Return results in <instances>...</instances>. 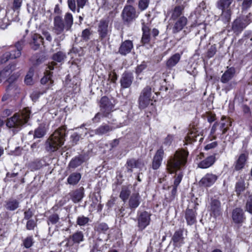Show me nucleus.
Masks as SVG:
<instances>
[{
	"instance_id": "obj_49",
	"label": "nucleus",
	"mask_w": 252,
	"mask_h": 252,
	"mask_svg": "<svg viewBox=\"0 0 252 252\" xmlns=\"http://www.w3.org/2000/svg\"><path fill=\"white\" fill-rule=\"evenodd\" d=\"M59 220V217L57 214H54L50 216L48 219V224L49 225L50 223L54 224L56 223Z\"/></svg>"
},
{
	"instance_id": "obj_9",
	"label": "nucleus",
	"mask_w": 252,
	"mask_h": 252,
	"mask_svg": "<svg viewBox=\"0 0 252 252\" xmlns=\"http://www.w3.org/2000/svg\"><path fill=\"white\" fill-rule=\"evenodd\" d=\"M218 179V176L212 173L205 174L199 181L200 186L208 188L213 186Z\"/></svg>"
},
{
	"instance_id": "obj_54",
	"label": "nucleus",
	"mask_w": 252,
	"mask_h": 252,
	"mask_svg": "<svg viewBox=\"0 0 252 252\" xmlns=\"http://www.w3.org/2000/svg\"><path fill=\"white\" fill-rule=\"evenodd\" d=\"M182 178L183 174L182 173H179L178 174H177L175 177L174 185L173 186H175V187H177L181 183Z\"/></svg>"
},
{
	"instance_id": "obj_8",
	"label": "nucleus",
	"mask_w": 252,
	"mask_h": 252,
	"mask_svg": "<svg viewBox=\"0 0 252 252\" xmlns=\"http://www.w3.org/2000/svg\"><path fill=\"white\" fill-rule=\"evenodd\" d=\"M69 31L62 18L59 16H55L54 18L53 32L56 34H62L64 31Z\"/></svg>"
},
{
	"instance_id": "obj_59",
	"label": "nucleus",
	"mask_w": 252,
	"mask_h": 252,
	"mask_svg": "<svg viewBox=\"0 0 252 252\" xmlns=\"http://www.w3.org/2000/svg\"><path fill=\"white\" fill-rule=\"evenodd\" d=\"M237 1H243L242 3V8L243 9L249 8L252 4V0H237Z\"/></svg>"
},
{
	"instance_id": "obj_51",
	"label": "nucleus",
	"mask_w": 252,
	"mask_h": 252,
	"mask_svg": "<svg viewBox=\"0 0 252 252\" xmlns=\"http://www.w3.org/2000/svg\"><path fill=\"white\" fill-rule=\"evenodd\" d=\"M149 0H140L138 3V7L141 10H145L149 5Z\"/></svg>"
},
{
	"instance_id": "obj_56",
	"label": "nucleus",
	"mask_w": 252,
	"mask_h": 252,
	"mask_svg": "<svg viewBox=\"0 0 252 252\" xmlns=\"http://www.w3.org/2000/svg\"><path fill=\"white\" fill-rule=\"evenodd\" d=\"M246 210L252 214V195L249 196L246 203Z\"/></svg>"
},
{
	"instance_id": "obj_2",
	"label": "nucleus",
	"mask_w": 252,
	"mask_h": 252,
	"mask_svg": "<svg viewBox=\"0 0 252 252\" xmlns=\"http://www.w3.org/2000/svg\"><path fill=\"white\" fill-rule=\"evenodd\" d=\"M188 153L185 151H177L174 157H171L167 161V169L173 173L180 169L182 165L187 161Z\"/></svg>"
},
{
	"instance_id": "obj_23",
	"label": "nucleus",
	"mask_w": 252,
	"mask_h": 252,
	"mask_svg": "<svg viewBox=\"0 0 252 252\" xmlns=\"http://www.w3.org/2000/svg\"><path fill=\"white\" fill-rule=\"evenodd\" d=\"M232 219L236 223L242 222L245 219L243 210L239 208L235 209L232 212Z\"/></svg>"
},
{
	"instance_id": "obj_45",
	"label": "nucleus",
	"mask_w": 252,
	"mask_h": 252,
	"mask_svg": "<svg viewBox=\"0 0 252 252\" xmlns=\"http://www.w3.org/2000/svg\"><path fill=\"white\" fill-rule=\"evenodd\" d=\"M130 190L126 187L122 188L120 194V197L124 201L126 200L130 194Z\"/></svg>"
},
{
	"instance_id": "obj_24",
	"label": "nucleus",
	"mask_w": 252,
	"mask_h": 252,
	"mask_svg": "<svg viewBox=\"0 0 252 252\" xmlns=\"http://www.w3.org/2000/svg\"><path fill=\"white\" fill-rule=\"evenodd\" d=\"M248 158V154H241L235 162V169L237 171L242 169L245 165Z\"/></svg>"
},
{
	"instance_id": "obj_63",
	"label": "nucleus",
	"mask_w": 252,
	"mask_h": 252,
	"mask_svg": "<svg viewBox=\"0 0 252 252\" xmlns=\"http://www.w3.org/2000/svg\"><path fill=\"white\" fill-rule=\"evenodd\" d=\"M173 140V136L168 135L164 139V144L166 145H170Z\"/></svg>"
},
{
	"instance_id": "obj_33",
	"label": "nucleus",
	"mask_w": 252,
	"mask_h": 252,
	"mask_svg": "<svg viewBox=\"0 0 252 252\" xmlns=\"http://www.w3.org/2000/svg\"><path fill=\"white\" fill-rule=\"evenodd\" d=\"M81 177V174L78 173L71 174L67 178V182L69 184L74 185L78 183Z\"/></svg>"
},
{
	"instance_id": "obj_38",
	"label": "nucleus",
	"mask_w": 252,
	"mask_h": 252,
	"mask_svg": "<svg viewBox=\"0 0 252 252\" xmlns=\"http://www.w3.org/2000/svg\"><path fill=\"white\" fill-rule=\"evenodd\" d=\"M245 189V181L243 180H240L237 182L235 185V191L238 195L241 194Z\"/></svg>"
},
{
	"instance_id": "obj_32",
	"label": "nucleus",
	"mask_w": 252,
	"mask_h": 252,
	"mask_svg": "<svg viewBox=\"0 0 252 252\" xmlns=\"http://www.w3.org/2000/svg\"><path fill=\"white\" fill-rule=\"evenodd\" d=\"M64 23L66 25L67 30H70L73 23V18L72 15L69 12L65 14L64 16Z\"/></svg>"
},
{
	"instance_id": "obj_17",
	"label": "nucleus",
	"mask_w": 252,
	"mask_h": 252,
	"mask_svg": "<svg viewBox=\"0 0 252 252\" xmlns=\"http://www.w3.org/2000/svg\"><path fill=\"white\" fill-rule=\"evenodd\" d=\"M133 77L131 73H124L121 79V85L123 88H129L133 81Z\"/></svg>"
},
{
	"instance_id": "obj_4",
	"label": "nucleus",
	"mask_w": 252,
	"mask_h": 252,
	"mask_svg": "<svg viewBox=\"0 0 252 252\" xmlns=\"http://www.w3.org/2000/svg\"><path fill=\"white\" fill-rule=\"evenodd\" d=\"M112 24L109 19H102L98 24L97 32L101 40L106 38L111 33Z\"/></svg>"
},
{
	"instance_id": "obj_44",
	"label": "nucleus",
	"mask_w": 252,
	"mask_h": 252,
	"mask_svg": "<svg viewBox=\"0 0 252 252\" xmlns=\"http://www.w3.org/2000/svg\"><path fill=\"white\" fill-rule=\"evenodd\" d=\"M177 187H175V186H174L168 187V189L170 192V194L168 196H166V198L168 199L169 201H171L174 199L177 193Z\"/></svg>"
},
{
	"instance_id": "obj_26",
	"label": "nucleus",
	"mask_w": 252,
	"mask_h": 252,
	"mask_svg": "<svg viewBox=\"0 0 252 252\" xmlns=\"http://www.w3.org/2000/svg\"><path fill=\"white\" fill-rule=\"evenodd\" d=\"M235 73V69L234 67H230L222 74L220 81L223 83H226L230 80Z\"/></svg>"
},
{
	"instance_id": "obj_27",
	"label": "nucleus",
	"mask_w": 252,
	"mask_h": 252,
	"mask_svg": "<svg viewBox=\"0 0 252 252\" xmlns=\"http://www.w3.org/2000/svg\"><path fill=\"white\" fill-rule=\"evenodd\" d=\"M140 196L138 193H133L129 200V205L131 209H135L140 204Z\"/></svg>"
},
{
	"instance_id": "obj_35",
	"label": "nucleus",
	"mask_w": 252,
	"mask_h": 252,
	"mask_svg": "<svg viewBox=\"0 0 252 252\" xmlns=\"http://www.w3.org/2000/svg\"><path fill=\"white\" fill-rule=\"evenodd\" d=\"M221 14L220 17V19L224 23L228 22L230 20L231 12L230 9H221Z\"/></svg>"
},
{
	"instance_id": "obj_29",
	"label": "nucleus",
	"mask_w": 252,
	"mask_h": 252,
	"mask_svg": "<svg viewBox=\"0 0 252 252\" xmlns=\"http://www.w3.org/2000/svg\"><path fill=\"white\" fill-rule=\"evenodd\" d=\"M71 199L74 203L80 202L84 196V192L82 189H77L72 192Z\"/></svg>"
},
{
	"instance_id": "obj_14",
	"label": "nucleus",
	"mask_w": 252,
	"mask_h": 252,
	"mask_svg": "<svg viewBox=\"0 0 252 252\" xmlns=\"http://www.w3.org/2000/svg\"><path fill=\"white\" fill-rule=\"evenodd\" d=\"M133 48L132 42L129 40H126L121 43L119 49V53L122 55H126L131 52Z\"/></svg>"
},
{
	"instance_id": "obj_50",
	"label": "nucleus",
	"mask_w": 252,
	"mask_h": 252,
	"mask_svg": "<svg viewBox=\"0 0 252 252\" xmlns=\"http://www.w3.org/2000/svg\"><path fill=\"white\" fill-rule=\"evenodd\" d=\"M196 136V134L193 131H191L189 133L185 138L187 144L190 143L192 141H196L195 138Z\"/></svg>"
},
{
	"instance_id": "obj_55",
	"label": "nucleus",
	"mask_w": 252,
	"mask_h": 252,
	"mask_svg": "<svg viewBox=\"0 0 252 252\" xmlns=\"http://www.w3.org/2000/svg\"><path fill=\"white\" fill-rule=\"evenodd\" d=\"M67 4L69 8L73 12L77 9L75 0H67Z\"/></svg>"
},
{
	"instance_id": "obj_11",
	"label": "nucleus",
	"mask_w": 252,
	"mask_h": 252,
	"mask_svg": "<svg viewBox=\"0 0 252 252\" xmlns=\"http://www.w3.org/2000/svg\"><path fill=\"white\" fill-rule=\"evenodd\" d=\"M220 204V202L218 199L211 198L209 208L211 214L215 217L219 216L221 213Z\"/></svg>"
},
{
	"instance_id": "obj_39",
	"label": "nucleus",
	"mask_w": 252,
	"mask_h": 252,
	"mask_svg": "<svg viewBox=\"0 0 252 252\" xmlns=\"http://www.w3.org/2000/svg\"><path fill=\"white\" fill-rule=\"evenodd\" d=\"M71 239L74 243H80L84 240V235L82 232L78 231L72 235Z\"/></svg>"
},
{
	"instance_id": "obj_18",
	"label": "nucleus",
	"mask_w": 252,
	"mask_h": 252,
	"mask_svg": "<svg viewBox=\"0 0 252 252\" xmlns=\"http://www.w3.org/2000/svg\"><path fill=\"white\" fill-rule=\"evenodd\" d=\"M43 38L39 34H33L30 42L31 47L34 50H37L43 43Z\"/></svg>"
},
{
	"instance_id": "obj_3",
	"label": "nucleus",
	"mask_w": 252,
	"mask_h": 252,
	"mask_svg": "<svg viewBox=\"0 0 252 252\" xmlns=\"http://www.w3.org/2000/svg\"><path fill=\"white\" fill-rule=\"evenodd\" d=\"M30 115V111L28 109L24 110L21 114L16 113L13 116L7 119L6 126L10 128L17 129L19 130L21 126L26 123Z\"/></svg>"
},
{
	"instance_id": "obj_5",
	"label": "nucleus",
	"mask_w": 252,
	"mask_h": 252,
	"mask_svg": "<svg viewBox=\"0 0 252 252\" xmlns=\"http://www.w3.org/2000/svg\"><path fill=\"white\" fill-rule=\"evenodd\" d=\"M252 14L249 13L236 19L233 22L232 29L235 32H241L251 22Z\"/></svg>"
},
{
	"instance_id": "obj_12",
	"label": "nucleus",
	"mask_w": 252,
	"mask_h": 252,
	"mask_svg": "<svg viewBox=\"0 0 252 252\" xmlns=\"http://www.w3.org/2000/svg\"><path fill=\"white\" fill-rule=\"evenodd\" d=\"M100 103L101 111L103 112L104 116L107 117V115L112 111L113 106L109 101L108 98L106 96L101 98Z\"/></svg>"
},
{
	"instance_id": "obj_28",
	"label": "nucleus",
	"mask_w": 252,
	"mask_h": 252,
	"mask_svg": "<svg viewBox=\"0 0 252 252\" xmlns=\"http://www.w3.org/2000/svg\"><path fill=\"white\" fill-rule=\"evenodd\" d=\"M184 7L183 5H178L174 7L172 11V14L170 19L173 20H175L181 17L182 15Z\"/></svg>"
},
{
	"instance_id": "obj_47",
	"label": "nucleus",
	"mask_w": 252,
	"mask_h": 252,
	"mask_svg": "<svg viewBox=\"0 0 252 252\" xmlns=\"http://www.w3.org/2000/svg\"><path fill=\"white\" fill-rule=\"evenodd\" d=\"M89 221L88 217L84 216H79L77 219V223L80 226H84L87 224Z\"/></svg>"
},
{
	"instance_id": "obj_64",
	"label": "nucleus",
	"mask_w": 252,
	"mask_h": 252,
	"mask_svg": "<svg viewBox=\"0 0 252 252\" xmlns=\"http://www.w3.org/2000/svg\"><path fill=\"white\" fill-rule=\"evenodd\" d=\"M33 216V213L30 209L25 211L24 213V218L26 220H29Z\"/></svg>"
},
{
	"instance_id": "obj_19",
	"label": "nucleus",
	"mask_w": 252,
	"mask_h": 252,
	"mask_svg": "<svg viewBox=\"0 0 252 252\" xmlns=\"http://www.w3.org/2000/svg\"><path fill=\"white\" fill-rule=\"evenodd\" d=\"M57 63H54V62H52L49 64L47 67L48 69H47L46 70V74H45L44 77L41 79V83L42 84H45L47 83L48 81L50 82V84L53 83V81L51 79L52 75L50 71L54 69V66Z\"/></svg>"
},
{
	"instance_id": "obj_46",
	"label": "nucleus",
	"mask_w": 252,
	"mask_h": 252,
	"mask_svg": "<svg viewBox=\"0 0 252 252\" xmlns=\"http://www.w3.org/2000/svg\"><path fill=\"white\" fill-rule=\"evenodd\" d=\"M71 54H72V58H75L77 56L81 57L84 55L83 49L81 47H73L71 51Z\"/></svg>"
},
{
	"instance_id": "obj_25",
	"label": "nucleus",
	"mask_w": 252,
	"mask_h": 252,
	"mask_svg": "<svg viewBox=\"0 0 252 252\" xmlns=\"http://www.w3.org/2000/svg\"><path fill=\"white\" fill-rule=\"evenodd\" d=\"M196 213L193 209H187L185 213V218L188 225H191L196 222Z\"/></svg>"
},
{
	"instance_id": "obj_36",
	"label": "nucleus",
	"mask_w": 252,
	"mask_h": 252,
	"mask_svg": "<svg viewBox=\"0 0 252 252\" xmlns=\"http://www.w3.org/2000/svg\"><path fill=\"white\" fill-rule=\"evenodd\" d=\"M46 131L44 126H40L34 130V138H40L43 137L46 134Z\"/></svg>"
},
{
	"instance_id": "obj_13",
	"label": "nucleus",
	"mask_w": 252,
	"mask_h": 252,
	"mask_svg": "<svg viewBox=\"0 0 252 252\" xmlns=\"http://www.w3.org/2000/svg\"><path fill=\"white\" fill-rule=\"evenodd\" d=\"M164 154L163 150L162 148L158 149L154 156L152 162V168L157 170L160 167L163 159Z\"/></svg>"
},
{
	"instance_id": "obj_10",
	"label": "nucleus",
	"mask_w": 252,
	"mask_h": 252,
	"mask_svg": "<svg viewBox=\"0 0 252 252\" xmlns=\"http://www.w3.org/2000/svg\"><path fill=\"white\" fill-rule=\"evenodd\" d=\"M150 215L147 212H142L138 218V227L139 230H143L150 222Z\"/></svg>"
},
{
	"instance_id": "obj_41",
	"label": "nucleus",
	"mask_w": 252,
	"mask_h": 252,
	"mask_svg": "<svg viewBox=\"0 0 252 252\" xmlns=\"http://www.w3.org/2000/svg\"><path fill=\"white\" fill-rule=\"evenodd\" d=\"M34 74V70L32 68H30L25 78V82L28 85H31L33 84L32 76Z\"/></svg>"
},
{
	"instance_id": "obj_20",
	"label": "nucleus",
	"mask_w": 252,
	"mask_h": 252,
	"mask_svg": "<svg viewBox=\"0 0 252 252\" xmlns=\"http://www.w3.org/2000/svg\"><path fill=\"white\" fill-rule=\"evenodd\" d=\"M181 54L176 53L171 56L166 61V65L167 68L171 69L175 66L180 61Z\"/></svg>"
},
{
	"instance_id": "obj_7",
	"label": "nucleus",
	"mask_w": 252,
	"mask_h": 252,
	"mask_svg": "<svg viewBox=\"0 0 252 252\" xmlns=\"http://www.w3.org/2000/svg\"><path fill=\"white\" fill-rule=\"evenodd\" d=\"M122 16L124 22L129 23L138 17V14L133 6L127 5L123 10Z\"/></svg>"
},
{
	"instance_id": "obj_21",
	"label": "nucleus",
	"mask_w": 252,
	"mask_h": 252,
	"mask_svg": "<svg viewBox=\"0 0 252 252\" xmlns=\"http://www.w3.org/2000/svg\"><path fill=\"white\" fill-rule=\"evenodd\" d=\"M142 25L143 35L141 42L143 44H146L148 43L150 40V29L148 26V23L143 22Z\"/></svg>"
},
{
	"instance_id": "obj_58",
	"label": "nucleus",
	"mask_w": 252,
	"mask_h": 252,
	"mask_svg": "<svg viewBox=\"0 0 252 252\" xmlns=\"http://www.w3.org/2000/svg\"><path fill=\"white\" fill-rule=\"evenodd\" d=\"M237 1H243L242 3V8L243 9L249 8L252 4V0H237Z\"/></svg>"
},
{
	"instance_id": "obj_48",
	"label": "nucleus",
	"mask_w": 252,
	"mask_h": 252,
	"mask_svg": "<svg viewBox=\"0 0 252 252\" xmlns=\"http://www.w3.org/2000/svg\"><path fill=\"white\" fill-rule=\"evenodd\" d=\"M21 55V52L20 50H16L15 51H12L8 54H5L4 56L7 58L9 57L10 59H16L19 57Z\"/></svg>"
},
{
	"instance_id": "obj_1",
	"label": "nucleus",
	"mask_w": 252,
	"mask_h": 252,
	"mask_svg": "<svg viewBox=\"0 0 252 252\" xmlns=\"http://www.w3.org/2000/svg\"><path fill=\"white\" fill-rule=\"evenodd\" d=\"M65 128H58L48 138L45 143L47 151L53 152L63 146L65 141Z\"/></svg>"
},
{
	"instance_id": "obj_53",
	"label": "nucleus",
	"mask_w": 252,
	"mask_h": 252,
	"mask_svg": "<svg viewBox=\"0 0 252 252\" xmlns=\"http://www.w3.org/2000/svg\"><path fill=\"white\" fill-rule=\"evenodd\" d=\"M24 246L26 248H30L33 244V239L32 237L26 238L23 242Z\"/></svg>"
},
{
	"instance_id": "obj_52",
	"label": "nucleus",
	"mask_w": 252,
	"mask_h": 252,
	"mask_svg": "<svg viewBox=\"0 0 252 252\" xmlns=\"http://www.w3.org/2000/svg\"><path fill=\"white\" fill-rule=\"evenodd\" d=\"M91 34L90 30L88 29H86L83 30L82 32V38L84 41H88L90 39V36Z\"/></svg>"
},
{
	"instance_id": "obj_61",
	"label": "nucleus",
	"mask_w": 252,
	"mask_h": 252,
	"mask_svg": "<svg viewBox=\"0 0 252 252\" xmlns=\"http://www.w3.org/2000/svg\"><path fill=\"white\" fill-rule=\"evenodd\" d=\"M25 41L24 39H22L18 41L15 44V47L18 50H20V51H21V50L23 49V47L25 44Z\"/></svg>"
},
{
	"instance_id": "obj_34",
	"label": "nucleus",
	"mask_w": 252,
	"mask_h": 252,
	"mask_svg": "<svg viewBox=\"0 0 252 252\" xmlns=\"http://www.w3.org/2000/svg\"><path fill=\"white\" fill-rule=\"evenodd\" d=\"M19 202L15 199H10L6 202V208L10 211H14L19 207Z\"/></svg>"
},
{
	"instance_id": "obj_62",
	"label": "nucleus",
	"mask_w": 252,
	"mask_h": 252,
	"mask_svg": "<svg viewBox=\"0 0 252 252\" xmlns=\"http://www.w3.org/2000/svg\"><path fill=\"white\" fill-rule=\"evenodd\" d=\"M40 93L38 91L33 92L31 94L32 99L35 101L40 96Z\"/></svg>"
},
{
	"instance_id": "obj_57",
	"label": "nucleus",
	"mask_w": 252,
	"mask_h": 252,
	"mask_svg": "<svg viewBox=\"0 0 252 252\" xmlns=\"http://www.w3.org/2000/svg\"><path fill=\"white\" fill-rule=\"evenodd\" d=\"M76 1L77 5V12L79 13L80 12V9L83 8L84 7L88 1V0H76Z\"/></svg>"
},
{
	"instance_id": "obj_37",
	"label": "nucleus",
	"mask_w": 252,
	"mask_h": 252,
	"mask_svg": "<svg viewBox=\"0 0 252 252\" xmlns=\"http://www.w3.org/2000/svg\"><path fill=\"white\" fill-rule=\"evenodd\" d=\"M233 0H220L218 2V8L220 9H230V5Z\"/></svg>"
},
{
	"instance_id": "obj_6",
	"label": "nucleus",
	"mask_w": 252,
	"mask_h": 252,
	"mask_svg": "<svg viewBox=\"0 0 252 252\" xmlns=\"http://www.w3.org/2000/svg\"><path fill=\"white\" fill-rule=\"evenodd\" d=\"M151 97V88L147 86L142 90L139 98V106L140 109H144L149 105L152 101Z\"/></svg>"
},
{
	"instance_id": "obj_40",
	"label": "nucleus",
	"mask_w": 252,
	"mask_h": 252,
	"mask_svg": "<svg viewBox=\"0 0 252 252\" xmlns=\"http://www.w3.org/2000/svg\"><path fill=\"white\" fill-rule=\"evenodd\" d=\"M183 232L182 231H176L172 238V240L175 243H182L183 241Z\"/></svg>"
},
{
	"instance_id": "obj_22",
	"label": "nucleus",
	"mask_w": 252,
	"mask_h": 252,
	"mask_svg": "<svg viewBox=\"0 0 252 252\" xmlns=\"http://www.w3.org/2000/svg\"><path fill=\"white\" fill-rule=\"evenodd\" d=\"M216 161V157L215 155L210 156L205 158L198 164V167L205 169L212 166Z\"/></svg>"
},
{
	"instance_id": "obj_42",
	"label": "nucleus",
	"mask_w": 252,
	"mask_h": 252,
	"mask_svg": "<svg viewBox=\"0 0 252 252\" xmlns=\"http://www.w3.org/2000/svg\"><path fill=\"white\" fill-rule=\"evenodd\" d=\"M108 226L105 223H100L95 226V230L99 233H105L108 229Z\"/></svg>"
},
{
	"instance_id": "obj_43",
	"label": "nucleus",
	"mask_w": 252,
	"mask_h": 252,
	"mask_svg": "<svg viewBox=\"0 0 252 252\" xmlns=\"http://www.w3.org/2000/svg\"><path fill=\"white\" fill-rule=\"evenodd\" d=\"M66 58V55L62 51H59L54 54L53 59L58 62H62Z\"/></svg>"
},
{
	"instance_id": "obj_60",
	"label": "nucleus",
	"mask_w": 252,
	"mask_h": 252,
	"mask_svg": "<svg viewBox=\"0 0 252 252\" xmlns=\"http://www.w3.org/2000/svg\"><path fill=\"white\" fill-rule=\"evenodd\" d=\"M36 225V223L34 220H29L27 223L26 227L28 230H32Z\"/></svg>"
},
{
	"instance_id": "obj_30",
	"label": "nucleus",
	"mask_w": 252,
	"mask_h": 252,
	"mask_svg": "<svg viewBox=\"0 0 252 252\" xmlns=\"http://www.w3.org/2000/svg\"><path fill=\"white\" fill-rule=\"evenodd\" d=\"M113 129L114 128L111 126L106 125H102L95 130V133L98 135H103L112 131Z\"/></svg>"
},
{
	"instance_id": "obj_31",
	"label": "nucleus",
	"mask_w": 252,
	"mask_h": 252,
	"mask_svg": "<svg viewBox=\"0 0 252 252\" xmlns=\"http://www.w3.org/2000/svg\"><path fill=\"white\" fill-rule=\"evenodd\" d=\"M84 161L83 157L80 156L72 159L69 162V166L70 168H75L81 165Z\"/></svg>"
},
{
	"instance_id": "obj_15",
	"label": "nucleus",
	"mask_w": 252,
	"mask_h": 252,
	"mask_svg": "<svg viewBox=\"0 0 252 252\" xmlns=\"http://www.w3.org/2000/svg\"><path fill=\"white\" fill-rule=\"evenodd\" d=\"M175 21V22L173 27V32L177 33L181 31L187 25L188 20L186 17L182 16Z\"/></svg>"
},
{
	"instance_id": "obj_16",
	"label": "nucleus",
	"mask_w": 252,
	"mask_h": 252,
	"mask_svg": "<svg viewBox=\"0 0 252 252\" xmlns=\"http://www.w3.org/2000/svg\"><path fill=\"white\" fill-rule=\"evenodd\" d=\"M127 171L129 173L132 172V169L134 168L141 169L144 166V162L141 159H130L127 161Z\"/></svg>"
}]
</instances>
